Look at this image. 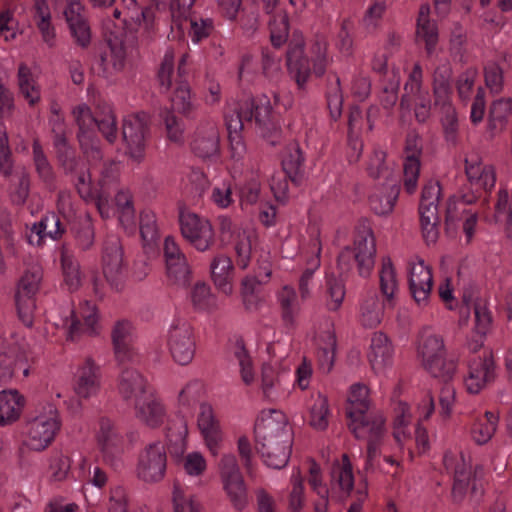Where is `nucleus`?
I'll use <instances>...</instances> for the list:
<instances>
[{
  "label": "nucleus",
  "instance_id": "obj_1",
  "mask_svg": "<svg viewBox=\"0 0 512 512\" xmlns=\"http://www.w3.org/2000/svg\"><path fill=\"white\" fill-rule=\"evenodd\" d=\"M72 114L79 127L78 140L89 168L87 173L78 170L79 161L76 157V152L68 145L66 138H59L54 141L58 161L66 173L77 174V181H79V176L84 174L87 182L89 181L92 185H97L100 175L99 171L103 164L112 161L103 159L96 130L109 143H113L118 137L116 117L111 105L106 102L97 105L95 114L85 104L76 106ZM77 184L78 182H76Z\"/></svg>",
  "mask_w": 512,
  "mask_h": 512
},
{
  "label": "nucleus",
  "instance_id": "obj_2",
  "mask_svg": "<svg viewBox=\"0 0 512 512\" xmlns=\"http://www.w3.org/2000/svg\"><path fill=\"white\" fill-rule=\"evenodd\" d=\"M225 123L228 132L231 157L238 161L245 152L241 131L254 129L271 145L279 142L281 127L276 114L273 112L270 97L261 96L239 102L225 112Z\"/></svg>",
  "mask_w": 512,
  "mask_h": 512
},
{
  "label": "nucleus",
  "instance_id": "obj_3",
  "mask_svg": "<svg viewBox=\"0 0 512 512\" xmlns=\"http://www.w3.org/2000/svg\"><path fill=\"white\" fill-rule=\"evenodd\" d=\"M97 185L86 181L81 174L77 184L79 196L86 202L93 203L103 219H108L117 213L118 220L127 234L137 231V220L132 195L128 190H118L114 203L111 200L112 191L116 189L119 178V165L116 162L104 163L99 171Z\"/></svg>",
  "mask_w": 512,
  "mask_h": 512
},
{
  "label": "nucleus",
  "instance_id": "obj_4",
  "mask_svg": "<svg viewBox=\"0 0 512 512\" xmlns=\"http://www.w3.org/2000/svg\"><path fill=\"white\" fill-rule=\"evenodd\" d=\"M346 415L348 427L354 436L367 441L365 468L374 469L377 458L390 451L389 438L383 415L370 409L369 389L365 385L354 384L351 387Z\"/></svg>",
  "mask_w": 512,
  "mask_h": 512
},
{
  "label": "nucleus",
  "instance_id": "obj_5",
  "mask_svg": "<svg viewBox=\"0 0 512 512\" xmlns=\"http://www.w3.org/2000/svg\"><path fill=\"white\" fill-rule=\"evenodd\" d=\"M256 450L271 468L286 466L292 447V432L286 415L278 410L263 411L254 428Z\"/></svg>",
  "mask_w": 512,
  "mask_h": 512
},
{
  "label": "nucleus",
  "instance_id": "obj_6",
  "mask_svg": "<svg viewBox=\"0 0 512 512\" xmlns=\"http://www.w3.org/2000/svg\"><path fill=\"white\" fill-rule=\"evenodd\" d=\"M304 40L301 35H294L288 45L286 66L288 74L299 90L305 86L312 75L322 77L329 64L328 42L324 35H316L309 47V56L304 55Z\"/></svg>",
  "mask_w": 512,
  "mask_h": 512
},
{
  "label": "nucleus",
  "instance_id": "obj_7",
  "mask_svg": "<svg viewBox=\"0 0 512 512\" xmlns=\"http://www.w3.org/2000/svg\"><path fill=\"white\" fill-rule=\"evenodd\" d=\"M379 290L381 300L375 292H368L360 307V321L365 327L377 326L383 317L386 308H392L396 304L399 284L390 258H383L379 270Z\"/></svg>",
  "mask_w": 512,
  "mask_h": 512
},
{
  "label": "nucleus",
  "instance_id": "obj_8",
  "mask_svg": "<svg viewBox=\"0 0 512 512\" xmlns=\"http://www.w3.org/2000/svg\"><path fill=\"white\" fill-rule=\"evenodd\" d=\"M187 54H182L174 70L175 52L168 48L158 71V80L164 92L171 91L170 99L173 110L188 114L192 109L190 87L188 82Z\"/></svg>",
  "mask_w": 512,
  "mask_h": 512
},
{
  "label": "nucleus",
  "instance_id": "obj_9",
  "mask_svg": "<svg viewBox=\"0 0 512 512\" xmlns=\"http://www.w3.org/2000/svg\"><path fill=\"white\" fill-rule=\"evenodd\" d=\"M393 440L395 447L391 449L392 454L383 455L384 461L392 466L399 465L398 452L407 449L409 454L413 455L412 443L419 454L424 453L429 446L426 429L420 423L415 426L411 424L410 407L402 401L396 402L394 407Z\"/></svg>",
  "mask_w": 512,
  "mask_h": 512
},
{
  "label": "nucleus",
  "instance_id": "obj_10",
  "mask_svg": "<svg viewBox=\"0 0 512 512\" xmlns=\"http://www.w3.org/2000/svg\"><path fill=\"white\" fill-rule=\"evenodd\" d=\"M417 355L424 369L442 381L451 380L457 368V361L447 357L443 338L432 328H423L418 336Z\"/></svg>",
  "mask_w": 512,
  "mask_h": 512
},
{
  "label": "nucleus",
  "instance_id": "obj_11",
  "mask_svg": "<svg viewBox=\"0 0 512 512\" xmlns=\"http://www.w3.org/2000/svg\"><path fill=\"white\" fill-rule=\"evenodd\" d=\"M123 10L116 7L113 15L114 31L131 39V42H146L155 33V11L153 7H141L136 0H123Z\"/></svg>",
  "mask_w": 512,
  "mask_h": 512
},
{
  "label": "nucleus",
  "instance_id": "obj_12",
  "mask_svg": "<svg viewBox=\"0 0 512 512\" xmlns=\"http://www.w3.org/2000/svg\"><path fill=\"white\" fill-rule=\"evenodd\" d=\"M32 358L26 340L14 331L0 337V381L7 382L21 372L27 377Z\"/></svg>",
  "mask_w": 512,
  "mask_h": 512
},
{
  "label": "nucleus",
  "instance_id": "obj_13",
  "mask_svg": "<svg viewBox=\"0 0 512 512\" xmlns=\"http://www.w3.org/2000/svg\"><path fill=\"white\" fill-rule=\"evenodd\" d=\"M204 393V384L198 379L189 381L178 393L177 405L179 413L183 416L191 414L196 405L200 402ZM188 428L184 417L179 419L174 427H167L166 438L171 445L175 446L174 452L182 454L186 446Z\"/></svg>",
  "mask_w": 512,
  "mask_h": 512
},
{
  "label": "nucleus",
  "instance_id": "obj_14",
  "mask_svg": "<svg viewBox=\"0 0 512 512\" xmlns=\"http://www.w3.org/2000/svg\"><path fill=\"white\" fill-rule=\"evenodd\" d=\"M376 248L374 237L370 230L359 231L353 247L344 248L338 256V268L341 273L357 267L360 276L367 277L374 267Z\"/></svg>",
  "mask_w": 512,
  "mask_h": 512
},
{
  "label": "nucleus",
  "instance_id": "obj_15",
  "mask_svg": "<svg viewBox=\"0 0 512 512\" xmlns=\"http://www.w3.org/2000/svg\"><path fill=\"white\" fill-rule=\"evenodd\" d=\"M195 0H171L169 11L172 27L187 29L188 36L194 44L206 40L214 31V22L209 17L191 13Z\"/></svg>",
  "mask_w": 512,
  "mask_h": 512
},
{
  "label": "nucleus",
  "instance_id": "obj_16",
  "mask_svg": "<svg viewBox=\"0 0 512 512\" xmlns=\"http://www.w3.org/2000/svg\"><path fill=\"white\" fill-rule=\"evenodd\" d=\"M304 179V157L297 143L287 146L282 159V170L274 174L270 188L277 201L283 202L287 197L288 183L300 186Z\"/></svg>",
  "mask_w": 512,
  "mask_h": 512
},
{
  "label": "nucleus",
  "instance_id": "obj_17",
  "mask_svg": "<svg viewBox=\"0 0 512 512\" xmlns=\"http://www.w3.org/2000/svg\"><path fill=\"white\" fill-rule=\"evenodd\" d=\"M69 341H77L82 336H95L100 332L99 317L96 306L84 301L78 309H72L68 315L55 324Z\"/></svg>",
  "mask_w": 512,
  "mask_h": 512
},
{
  "label": "nucleus",
  "instance_id": "obj_18",
  "mask_svg": "<svg viewBox=\"0 0 512 512\" xmlns=\"http://www.w3.org/2000/svg\"><path fill=\"white\" fill-rule=\"evenodd\" d=\"M445 471L453 476L452 495L454 501H461L468 491L477 496L482 493V484L477 478L478 472H471V466L467 463L462 452L447 451L443 456Z\"/></svg>",
  "mask_w": 512,
  "mask_h": 512
},
{
  "label": "nucleus",
  "instance_id": "obj_19",
  "mask_svg": "<svg viewBox=\"0 0 512 512\" xmlns=\"http://www.w3.org/2000/svg\"><path fill=\"white\" fill-rule=\"evenodd\" d=\"M61 422L55 404H48L27 424L26 446L34 451L46 449L59 431Z\"/></svg>",
  "mask_w": 512,
  "mask_h": 512
},
{
  "label": "nucleus",
  "instance_id": "obj_20",
  "mask_svg": "<svg viewBox=\"0 0 512 512\" xmlns=\"http://www.w3.org/2000/svg\"><path fill=\"white\" fill-rule=\"evenodd\" d=\"M138 42L111 31L107 39V47L100 53L99 58L92 65V70L98 76L109 78L120 72L125 65L127 52Z\"/></svg>",
  "mask_w": 512,
  "mask_h": 512
},
{
  "label": "nucleus",
  "instance_id": "obj_21",
  "mask_svg": "<svg viewBox=\"0 0 512 512\" xmlns=\"http://www.w3.org/2000/svg\"><path fill=\"white\" fill-rule=\"evenodd\" d=\"M423 72L421 65L416 63L404 85V93L400 105L403 109H410L414 105V114L418 122L424 123L431 115L432 104L428 90L422 86Z\"/></svg>",
  "mask_w": 512,
  "mask_h": 512
},
{
  "label": "nucleus",
  "instance_id": "obj_22",
  "mask_svg": "<svg viewBox=\"0 0 512 512\" xmlns=\"http://www.w3.org/2000/svg\"><path fill=\"white\" fill-rule=\"evenodd\" d=\"M440 186L434 180H428L422 189L419 203L420 226L424 240L433 244L438 239V203L440 199Z\"/></svg>",
  "mask_w": 512,
  "mask_h": 512
},
{
  "label": "nucleus",
  "instance_id": "obj_23",
  "mask_svg": "<svg viewBox=\"0 0 512 512\" xmlns=\"http://www.w3.org/2000/svg\"><path fill=\"white\" fill-rule=\"evenodd\" d=\"M102 271L109 284L119 290L127 277V262L121 240L116 235H108L103 243L101 256Z\"/></svg>",
  "mask_w": 512,
  "mask_h": 512
},
{
  "label": "nucleus",
  "instance_id": "obj_24",
  "mask_svg": "<svg viewBox=\"0 0 512 512\" xmlns=\"http://www.w3.org/2000/svg\"><path fill=\"white\" fill-rule=\"evenodd\" d=\"M167 344L173 360L179 365H188L196 352V337L191 324L184 319H175L168 332Z\"/></svg>",
  "mask_w": 512,
  "mask_h": 512
},
{
  "label": "nucleus",
  "instance_id": "obj_25",
  "mask_svg": "<svg viewBox=\"0 0 512 512\" xmlns=\"http://www.w3.org/2000/svg\"><path fill=\"white\" fill-rule=\"evenodd\" d=\"M149 136V117L141 112L124 118L122 138L129 157L140 163L145 157L146 140Z\"/></svg>",
  "mask_w": 512,
  "mask_h": 512
},
{
  "label": "nucleus",
  "instance_id": "obj_26",
  "mask_svg": "<svg viewBox=\"0 0 512 512\" xmlns=\"http://www.w3.org/2000/svg\"><path fill=\"white\" fill-rule=\"evenodd\" d=\"M179 224L182 236L198 251L210 249L215 242V234L211 223L199 215L181 210Z\"/></svg>",
  "mask_w": 512,
  "mask_h": 512
},
{
  "label": "nucleus",
  "instance_id": "obj_27",
  "mask_svg": "<svg viewBox=\"0 0 512 512\" xmlns=\"http://www.w3.org/2000/svg\"><path fill=\"white\" fill-rule=\"evenodd\" d=\"M96 440L103 462L114 470L119 469L122 466L124 440L121 432L110 419H100Z\"/></svg>",
  "mask_w": 512,
  "mask_h": 512
},
{
  "label": "nucleus",
  "instance_id": "obj_28",
  "mask_svg": "<svg viewBox=\"0 0 512 512\" xmlns=\"http://www.w3.org/2000/svg\"><path fill=\"white\" fill-rule=\"evenodd\" d=\"M167 467L166 447L161 441H154L140 452L137 464V477L146 483H156L163 479Z\"/></svg>",
  "mask_w": 512,
  "mask_h": 512
},
{
  "label": "nucleus",
  "instance_id": "obj_29",
  "mask_svg": "<svg viewBox=\"0 0 512 512\" xmlns=\"http://www.w3.org/2000/svg\"><path fill=\"white\" fill-rule=\"evenodd\" d=\"M218 225L221 234L231 238L235 266L241 270L247 269L251 262L254 233L251 230L236 227L228 216H219Z\"/></svg>",
  "mask_w": 512,
  "mask_h": 512
},
{
  "label": "nucleus",
  "instance_id": "obj_30",
  "mask_svg": "<svg viewBox=\"0 0 512 512\" xmlns=\"http://www.w3.org/2000/svg\"><path fill=\"white\" fill-rule=\"evenodd\" d=\"M495 363L489 351L474 354L467 364L463 384L469 394H478L495 379Z\"/></svg>",
  "mask_w": 512,
  "mask_h": 512
},
{
  "label": "nucleus",
  "instance_id": "obj_31",
  "mask_svg": "<svg viewBox=\"0 0 512 512\" xmlns=\"http://www.w3.org/2000/svg\"><path fill=\"white\" fill-rule=\"evenodd\" d=\"M223 488L232 505L242 510L247 505V488L234 455H224L220 462Z\"/></svg>",
  "mask_w": 512,
  "mask_h": 512
},
{
  "label": "nucleus",
  "instance_id": "obj_32",
  "mask_svg": "<svg viewBox=\"0 0 512 512\" xmlns=\"http://www.w3.org/2000/svg\"><path fill=\"white\" fill-rule=\"evenodd\" d=\"M135 332L132 322L127 319L116 321L111 331V339L114 348L115 358L119 365H135L139 356L135 351Z\"/></svg>",
  "mask_w": 512,
  "mask_h": 512
},
{
  "label": "nucleus",
  "instance_id": "obj_33",
  "mask_svg": "<svg viewBox=\"0 0 512 512\" xmlns=\"http://www.w3.org/2000/svg\"><path fill=\"white\" fill-rule=\"evenodd\" d=\"M422 141L417 135H408L403 154V186L408 194H413L418 185L421 168Z\"/></svg>",
  "mask_w": 512,
  "mask_h": 512
},
{
  "label": "nucleus",
  "instance_id": "obj_34",
  "mask_svg": "<svg viewBox=\"0 0 512 512\" xmlns=\"http://www.w3.org/2000/svg\"><path fill=\"white\" fill-rule=\"evenodd\" d=\"M190 147L195 156L215 161L220 153V136L214 122L199 125L193 134Z\"/></svg>",
  "mask_w": 512,
  "mask_h": 512
},
{
  "label": "nucleus",
  "instance_id": "obj_35",
  "mask_svg": "<svg viewBox=\"0 0 512 512\" xmlns=\"http://www.w3.org/2000/svg\"><path fill=\"white\" fill-rule=\"evenodd\" d=\"M355 485V477L352 463L348 455L343 454L336 460L330 471L331 498L338 501L346 500L352 493Z\"/></svg>",
  "mask_w": 512,
  "mask_h": 512
},
{
  "label": "nucleus",
  "instance_id": "obj_36",
  "mask_svg": "<svg viewBox=\"0 0 512 512\" xmlns=\"http://www.w3.org/2000/svg\"><path fill=\"white\" fill-rule=\"evenodd\" d=\"M134 409L136 418L149 428H159L168 421L167 408L153 390L137 400Z\"/></svg>",
  "mask_w": 512,
  "mask_h": 512
},
{
  "label": "nucleus",
  "instance_id": "obj_37",
  "mask_svg": "<svg viewBox=\"0 0 512 512\" xmlns=\"http://www.w3.org/2000/svg\"><path fill=\"white\" fill-rule=\"evenodd\" d=\"M101 386V369L91 357H86L79 364L74 376V391L79 398L88 399L95 396Z\"/></svg>",
  "mask_w": 512,
  "mask_h": 512
},
{
  "label": "nucleus",
  "instance_id": "obj_38",
  "mask_svg": "<svg viewBox=\"0 0 512 512\" xmlns=\"http://www.w3.org/2000/svg\"><path fill=\"white\" fill-rule=\"evenodd\" d=\"M64 17L76 43L81 47H87L91 39V30L84 4L78 0H70L64 9Z\"/></svg>",
  "mask_w": 512,
  "mask_h": 512
},
{
  "label": "nucleus",
  "instance_id": "obj_39",
  "mask_svg": "<svg viewBox=\"0 0 512 512\" xmlns=\"http://www.w3.org/2000/svg\"><path fill=\"white\" fill-rule=\"evenodd\" d=\"M409 289L419 306H426L429 302L433 287V277L430 267L423 260L409 264Z\"/></svg>",
  "mask_w": 512,
  "mask_h": 512
},
{
  "label": "nucleus",
  "instance_id": "obj_40",
  "mask_svg": "<svg viewBox=\"0 0 512 512\" xmlns=\"http://www.w3.org/2000/svg\"><path fill=\"white\" fill-rule=\"evenodd\" d=\"M164 256L168 279L177 285H186L190 280V269L185 255L181 252L173 237L164 241Z\"/></svg>",
  "mask_w": 512,
  "mask_h": 512
},
{
  "label": "nucleus",
  "instance_id": "obj_41",
  "mask_svg": "<svg viewBox=\"0 0 512 512\" xmlns=\"http://www.w3.org/2000/svg\"><path fill=\"white\" fill-rule=\"evenodd\" d=\"M465 172L472 191L477 194L475 198L491 192L496 182L495 171L491 165L474 158H466Z\"/></svg>",
  "mask_w": 512,
  "mask_h": 512
},
{
  "label": "nucleus",
  "instance_id": "obj_42",
  "mask_svg": "<svg viewBox=\"0 0 512 512\" xmlns=\"http://www.w3.org/2000/svg\"><path fill=\"white\" fill-rule=\"evenodd\" d=\"M65 229L59 215L48 213L27 229L26 238L29 244L40 247L44 244L45 238L60 239Z\"/></svg>",
  "mask_w": 512,
  "mask_h": 512
},
{
  "label": "nucleus",
  "instance_id": "obj_43",
  "mask_svg": "<svg viewBox=\"0 0 512 512\" xmlns=\"http://www.w3.org/2000/svg\"><path fill=\"white\" fill-rule=\"evenodd\" d=\"M197 425L208 450L213 456H216L219 452L223 436L219 422L209 404L202 403L200 405Z\"/></svg>",
  "mask_w": 512,
  "mask_h": 512
},
{
  "label": "nucleus",
  "instance_id": "obj_44",
  "mask_svg": "<svg viewBox=\"0 0 512 512\" xmlns=\"http://www.w3.org/2000/svg\"><path fill=\"white\" fill-rule=\"evenodd\" d=\"M321 241L318 232L311 234V239L307 247L301 248V254L306 259V268L303 271L298 287L302 300H306L310 295L309 283L312 280L314 272L320 266Z\"/></svg>",
  "mask_w": 512,
  "mask_h": 512
},
{
  "label": "nucleus",
  "instance_id": "obj_45",
  "mask_svg": "<svg viewBox=\"0 0 512 512\" xmlns=\"http://www.w3.org/2000/svg\"><path fill=\"white\" fill-rule=\"evenodd\" d=\"M118 390L125 400H133L135 403L153 389L140 372L132 367H125L120 374Z\"/></svg>",
  "mask_w": 512,
  "mask_h": 512
},
{
  "label": "nucleus",
  "instance_id": "obj_46",
  "mask_svg": "<svg viewBox=\"0 0 512 512\" xmlns=\"http://www.w3.org/2000/svg\"><path fill=\"white\" fill-rule=\"evenodd\" d=\"M264 9L270 16L268 25L271 43L275 48L281 47L288 39L287 13L278 7V0H264Z\"/></svg>",
  "mask_w": 512,
  "mask_h": 512
},
{
  "label": "nucleus",
  "instance_id": "obj_47",
  "mask_svg": "<svg viewBox=\"0 0 512 512\" xmlns=\"http://www.w3.org/2000/svg\"><path fill=\"white\" fill-rule=\"evenodd\" d=\"M430 5L425 3L420 6L416 21V39L424 43L425 51L431 57L436 51L439 40L438 27L430 18Z\"/></svg>",
  "mask_w": 512,
  "mask_h": 512
},
{
  "label": "nucleus",
  "instance_id": "obj_48",
  "mask_svg": "<svg viewBox=\"0 0 512 512\" xmlns=\"http://www.w3.org/2000/svg\"><path fill=\"white\" fill-rule=\"evenodd\" d=\"M473 312L475 319V331L471 340L468 341V348L476 353L484 343V337L492 325V315L487 305V300L476 298L473 303Z\"/></svg>",
  "mask_w": 512,
  "mask_h": 512
},
{
  "label": "nucleus",
  "instance_id": "obj_49",
  "mask_svg": "<svg viewBox=\"0 0 512 512\" xmlns=\"http://www.w3.org/2000/svg\"><path fill=\"white\" fill-rule=\"evenodd\" d=\"M400 186L398 181L379 182V186L369 198L371 210L377 215H388L392 212L398 199Z\"/></svg>",
  "mask_w": 512,
  "mask_h": 512
},
{
  "label": "nucleus",
  "instance_id": "obj_50",
  "mask_svg": "<svg viewBox=\"0 0 512 512\" xmlns=\"http://www.w3.org/2000/svg\"><path fill=\"white\" fill-rule=\"evenodd\" d=\"M139 230L145 253L152 257L159 252L160 230L156 215L149 209L140 213Z\"/></svg>",
  "mask_w": 512,
  "mask_h": 512
},
{
  "label": "nucleus",
  "instance_id": "obj_51",
  "mask_svg": "<svg viewBox=\"0 0 512 512\" xmlns=\"http://www.w3.org/2000/svg\"><path fill=\"white\" fill-rule=\"evenodd\" d=\"M369 362L376 373H382L393 363V348L387 336L381 332L374 333L371 339Z\"/></svg>",
  "mask_w": 512,
  "mask_h": 512
},
{
  "label": "nucleus",
  "instance_id": "obj_52",
  "mask_svg": "<svg viewBox=\"0 0 512 512\" xmlns=\"http://www.w3.org/2000/svg\"><path fill=\"white\" fill-rule=\"evenodd\" d=\"M316 343L318 367L322 373H329L334 365L336 350V336L332 326L318 333Z\"/></svg>",
  "mask_w": 512,
  "mask_h": 512
},
{
  "label": "nucleus",
  "instance_id": "obj_53",
  "mask_svg": "<svg viewBox=\"0 0 512 512\" xmlns=\"http://www.w3.org/2000/svg\"><path fill=\"white\" fill-rule=\"evenodd\" d=\"M452 69L448 62L439 64L433 72L434 105L452 103Z\"/></svg>",
  "mask_w": 512,
  "mask_h": 512
},
{
  "label": "nucleus",
  "instance_id": "obj_54",
  "mask_svg": "<svg viewBox=\"0 0 512 512\" xmlns=\"http://www.w3.org/2000/svg\"><path fill=\"white\" fill-rule=\"evenodd\" d=\"M512 114V98L501 97L490 104L487 129L491 137L502 132Z\"/></svg>",
  "mask_w": 512,
  "mask_h": 512
},
{
  "label": "nucleus",
  "instance_id": "obj_55",
  "mask_svg": "<svg viewBox=\"0 0 512 512\" xmlns=\"http://www.w3.org/2000/svg\"><path fill=\"white\" fill-rule=\"evenodd\" d=\"M455 221L463 223V232L470 242L475 234V228L478 222V214L475 211L466 208L463 202L449 201L446 207V222L452 224Z\"/></svg>",
  "mask_w": 512,
  "mask_h": 512
},
{
  "label": "nucleus",
  "instance_id": "obj_56",
  "mask_svg": "<svg viewBox=\"0 0 512 512\" xmlns=\"http://www.w3.org/2000/svg\"><path fill=\"white\" fill-rule=\"evenodd\" d=\"M211 275L215 286L224 294L229 295L233 290L235 266L230 257L216 256L211 262Z\"/></svg>",
  "mask_w": 512,
  "mask_h": 512
},
{
  "label": "nucleus",
  "instance_id": "obj_57",
  "mask_svg": "<svg viewBox=\"0 0 512 512\" xmlns=\"http://www.w3.org/2000/svg\"><path fill=\"white\" fill-rule=\"evenodd\" d=\"M277 300L281 308L282 320L287 328H292L301 309V296L289 285L283 286L277 293Z\"/></svg>",
  "mask_w": 512,
  "mask_h": 512
},
{
  "label": "nucleus",
  "instance_id": "obj_58",
  "mask_svg": "<svg viewBox=\"0 0 512 512\" xmlns=\"http://www.w3.org/2000/svg\"><path fill=\"white\" fill-rule=\"evenodd\" d=\"M366 170L368 175L379 182L398 181L394 175V163L387 159L386 152L379 147L373 149Z\"/></svg>",
  "mask_w": 512,
  "mask_h": 512
},
{
  "label": "nucleus",
  "instance_id": "obj_59",
  "mask_svg": "<svg viewBox=\"0 0 512 512\" xmlns=\"http://www.w3.org/2000/svg\"><path fill=\"white\" fill-rule=\"evenodd\" d=\"M25 399L17 390L0 391V425L11 424L19 419Z\"/></svg>",
  "mask_w": 512,
  "mask_h": 512
},
{
  "label": "nucleus",
  "instance_id": "obj_60",
  "mask_svg": "<svg viewBox=\"0 0 512 512\" xmlns=\"http://www.w3.org/2000/svg\"><path fill=\"white\" fill-rule=\"evenodd\" d=\"M498 420V416L490 411L474 416L470 427L472 441L477 445L488 443L496 432Z\"/></svg>",
  "mask_w": 512,
  "mask_h": 512
},
{
  "label": "nucleus",
  "instance_id": "obj_61",
  "mask_svg": "<svg viewBox=\"0 0 512 512\" xmlns=\"http://www.w3.org/2000/svg\"><path fill=\"white\" fill-rule=\"evenodd\" d=\"M312 396L314 402L309 408L308 423L315 430L323 431L328 427L331 417L328 400L327 397L320 392Z\"/></svg>",
  "mask_w": 512,
  "mask_h": 512
},
{
  "label": "nucleus",
  "instance_id": "obj_62",
  "mask_svg": "<svg viewBox=\"0 0 512 512\" xmlns=\"http://www.w3.org/2000/svg\"><path fill=\"white\" fill-rule=\"evenodd\" d=\"M34 18L43 41L50 47L54 45L55 30L51 25V13L47 0H34Z\"/></svg>",
  "mask_w": 512,
  "mask_h": 512
},
{
  "label": "nucleus",
  "instance_id": "obj_63",
  "mask_svg": "<svg viewBox=\"0 0 512 512\" xmlns=\"http://www.w3.org/2000/svg\"><path fill=\"white\" fill-rule=\"evenodd\" d=\"M18 84L21 95L33 106L40 100V86L34 74L26 64H20L18 68Z\"/></svg>",
  "mask_w": 512,
  "mask_h": 512
},
{
  "label": "nucleus",
  "instance_id": "obj_64",
  "mask_svg": "<svg viewBox=\"0 0 512 512\" xmlns=\"http://www.w3.org/2000/svg\"><path fill=\"white\" fill-rule=\"evenodd\" d=\"M309 485L316 493L318 499L314 502L315 512H328L329 496L331 497L330 490L322 483L320 476V467L316 463H311L309 466Z\"/></svg>",
  "mask_w": 512,
  "mask_h": 512
}]
</instances>
